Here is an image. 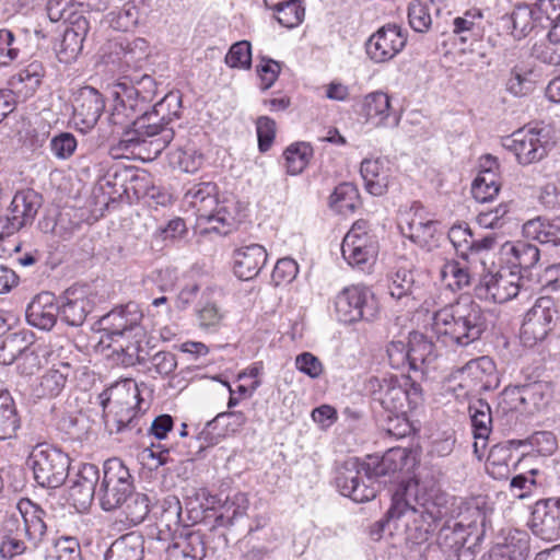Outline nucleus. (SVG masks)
<instances>
[{
    "label": "nucleus",
    "instance_id": "28",
    "mask_svg": "<svg viewBox=\"0 0 560 560\" xmlns=\"http://www.w3.org/2000/svg\"><path fill=\"white\" fill-rule=\"evenodd\" d=\"M101 405L106 411L108 407L137 406L140 404V392L131 380H124L105 389L101 395Z\"/></svg>",
    "mask_w": 560,
    "mask_h": 560
},
{
    "label": "nucleus",
    "instance_id": "50",
    "mask_svg": "<svg viewBox=\"0 0 560 560\" xmlns=\"http://www.w3.org/2000/svg\"><path fill=\"white\" fill-rule=\"evenodd\" d=\"M13 527H19V521L16 518L8 520L5 534L0 544V557L5 560H12L18 556L26 553L28 550V547L19 537V534L13 533Z\"/></svg>",
    "mask_w": 560,
    "mask_h": 560
},
{
    "label": "nucleus",
    "instance_id": "25",
    "mask_svg": "<svg viewBox=\"0 0 560 560\" xmlns=\"http://www.w3.org/2000/svg\"><path fill=\"white\" fill-rule=\"evenodd\" d=\"M18 509L23 517L25 537L32 547L36 549L47 533V525L44 522L46 512L30 499L20 500Z\"/></svg>",
    "mask_w": 560,
    "mask_h": 560
},
{
    "label": "nucleus",
    "instance_id": "62",
    "mask_svg": "<svg viewBox=\"0 0 560 560\" xmlns=\"http://www.w3.org/2000/svg\"><path fill=\"white\" fill-rule=\"evenodd\" d=\"M513 35L524 37L534 28L533 10L526 5H517L510 16Z\"/></svg>",
    "mask_w": 560,
    "mask_h": 560
},
{
    "label": "nucleus",
    "instance_id": "37",
    "mask_svg": "<svg viewBox=\"0 0 560 560\" xmlns=\"http://www.w3.org/2000/svg\"><path fill=\"white\" fill-rule=\"evenodd\" d=\"M265 5L277 13L276 19L284 27L299 26L305 15L301 0H264Z\"/></svg>",
    "mask_w": 560,
    "mask_h": 560
},
{
    "label": "nucleus",
    "instance_id": "35",
    "mask_svg": "<svg viewBox=\"0 0 560 560\" xmlns=\"http://www.w3.org/2000/svg\"><path fill=\"white\" fill-rule=\"evenodd\" d=\"M217 185L211 182L192 185L183 197V206L197 210H215L218 206Z\"/></svg>",
    "mask_w": 560,
    "mask_h": 560
},
{
    "label": "nucleus",
    "instance_id": "32",
    "mask_svg": "<svg viewBox=\"0 0 560 560\" xmlns=\"http://www.w3.org/2000/svg\"><path fill=\"white\" fill-rule=\"evenodd\" d=\"M108 348H113L110 358L112 360L124 368L136 366L142 368L144 355L148 352L141 348L139 340H127L119 338L109 340Z\"/></svg>",
    "mask_w": 560,
    "mask_h": 560
},
{
    "label": "nucleus",
    "instance_id": "46",
    "mask_svg": "<svg viewBox=\"0 0 560 560\" xmlns=\"http://www.w3.org/2000/svg\"><path fill=\"white\" fill-rule=\"evenodd\" d=\"M21 425L16 405L9 394L0 395V440L11 439Z\"/></svg>",
    "mask_w": 560,
    "mask_h": 560
},
{
    "label": "nucleus",
    "instance_id": "10",
    "mask_svg": "<svg viewBox=\"0 0 560 560\" xmlns=\"http://www.w3.org/2000/svg\"><path fill=\"white\" fill-rule=\"evenodd\" d=\"M132 491V477L122 460L116 457L107 459L97 490L101 508L107 512L120 508Z\"/></svg>",
    "mask_w": 560,
    "mask_h": 560
},
{
    "label": "nucleus",
    "instance_id": "54",
    "mask_svg": "<svg viewBox=\"0 0 560 560\" xmlns=\"http://www.w3.org/2000/svg\"><path fill=\"white\" fill-rule=\"evenodd\" d=\"M313 150L310 144L299 142L291 144L283 152L288 172L292 175L300 174L306 167Z\"/></svg>",
    "mask_w": 560,
    "mask_h": 560
},
{
    "label": "nucleus",
    "instance_id": "30",
    "mask_svg": "<svg viewBox=\"0 0 560 560\" xmlns=\"http://www.w3.org/2000/svg\"><path fill=\"white\" fill-rule=\"evenodd\" d=\"M144 553V539L131 532L117 538L105 553V560H141Z\"/></svg>",
    "mask_w": 560,
    "mask_h": 560
},
{
    "label": "nucleus",
    "instance_id": "4",
    "mask_svg": "<svg viewBox=\"0 0 560 560\" xmlns=\"http://www.w3.org/2000/svg\"><path fill=\"white\" fill-rule=\"evenodd\" d=\"M365 393L395 418L388 417L387 432L396 438L405 436L409 430L406 415L421 401V386L410 376H371L364 383Z\"/></svg>",
    "mask_w": 560,
    "mask_h": 560
},
{
    "label": "nucleus",
    "instance_id": "42",
    "mask_svg": "<svg viewBox=\"0 0 560 560\" xmlns=\"http://www.w3.org/2000/svg\"><path fill=\"white\" fill-rule=\"evenodd\" d=\"M506 560H526L529 553V540L525 532L509 533L503 544L492 547Z\"/></svg>",
    "mask_w": 560,
    "mask_h": 560
},
{
    "label": "nucleus",
    "instance_id": "63",
    "mask_svg": "<svg viewBox=\"0 0 560 560\" xmlns=\"http://www.w3.org/2000/svg\"><path fill=\"white\" fill-rule=\"evenodd\" d=\"M171 164L186 173H195L202 163V158L194 150L177 149L170 155Z\"/></svg>",
    "mask_w": 560,
    "mask_h": 560
},
{
    "label": "nucleus",
    "instance_id": "29",
    "mask_svg": "<svg viewBox=\"0 0 560 560\" xmlns=\"http://www.w3.org/2000/svg\"><path fill=\"white\" fill-rule=\"evenodd\" d=\"M70 372V364L46 371L33 386L32 393L38 399L57 397L65 388Z\"/></svg>",
    "mask_w": 560,
    "mask_h": 560
},
{
    "label": "nucleus",
    "instance_id": "61",
    "mask_svg": "<svg viewBox=\"0 0 560 560\" xmlns=\"http://www.w3.org/2000/svg\"><path fill=\"white\" fill-rule=\"evenodd\" d=\"M231 68L249 69L252 66V46L247 40L234 43L225 56Z\"/></svg>",
    "mask_w": 560,
    "mask_h": 560
},
{
    "label": "nucleus",
    "instance_id": "3",
    "mask_svg": "<svg viewBox=\"0 0 560 560\" xmlns=\"http://www.w3.org/2000/svg\"><path fill=\"white\" fill-rule=\"evenodd\" d=\"M489 315L469 296L459 298L433 314V330L447 346L467 347L490 328Z\"/></svg>",
    "mask_w": 560,
    "mask_h": 560
},
{
    "label": "nucleus",
    "instance_id": "55",
    "mask_svg": "<svg viewBox=\"0 0 560 560\" xmlns=\"http://www.w3.org/2000/svg\"><path fill=\"white\" fill-rule=\"evenodd\" d=\"M415 278L411 270L398 268L389 278L388 292L392 298L401 300L412 293Z\"/></svg>",
    "mask_w": 560,
    "mask_h": 560
},
{
    "label": "nucleus",
    "instance_id": "64",
    "mask_svg": "<svg viewBox=\"0 0 560 560\" xmlns=\"http://www.w3.org/2000/svg\"><path fill=\"white\" fill-rule=\"evenodd\" d=\"M158 113L164 117L168 126L174 119H178L182 114V95L178 92L167 93L160 102L155 104Z\"/></svg>",
    "mask_w": 560,
    "mask_h": 560
},
{
    "label": "nucleus",
    "instance_id": "39",
    "mask_svg": "<svg viewBox=\"0 0 560 560\" xmlns=\"http://www.w3.org/2000/svg\"><path fill=\"white\" fill-rule=\"evenodd\" d=\"M523 232L526 237L536 240L539 243L560 245V218L552 221L541 217L529 220L523 225Z\"/></svg>",
    "mask_w": 560,
    "mask_h": 560
},
{
    "label": "nucleus",
    "instance_id": "6",
    "mask_svg": "<svg viewBox=\"0 0 560 560\" xmlns=\"http://www.w3.org/2000/svg\"><path fill=\"white\" fill-rule=\"evenodd\" d=\"M553 144L552 130L548 126L518 129L502 142L503 148L512 152L524 166L542 160Z\"/></svg>",
    "mask_w": 560,
    "mask_h": 560
},
{
    "label": "nucleus",
    "instance_id": "38",
    "mask_svg": "<svg viewBox=\"0 0 560 560\" xmlns=\"http://www.w3.org/2000/svg\"><path fill=\"white\" fill-rule=\"evenodd\" d=\"M137 406H120L110 408L106 415V425L110 433H121L135 430L136 433L141 432L139 425L141 417L136 409Z\"/></svg>",
    "mask_w": 560,
    "mask_h": 560
},
{
    "label": "nucleus",
    "instance_id": "27",
    "mask_svg": "<svg viewBox=\"0 0 560 560\" xmlns=\"http://www.w3.org/2000/svg\"><path fill=\"white\" fill-rule=\"evenodd\" d=\"M59 306V318L69 326L79 327L91 313L93 303L89 298L77 295L75 291L67 290Z\"/></svg>",
    "mask_w": 560,
    "mask_h": 560
},
{
    "label": "nucleus",
    "instance_id": "20",
    "mask_svg": "<svg viewBox=\"0 0 560 560\" xmlns=\"http://www.w3.org/2000/svg\"><path fill=\"white\" fill-rule=\"evenodd\" d=\"M100 480V470L94 464H83L73 479L70 480L68 497L77 509L85 510L92 503Z\"/></svg>",
    "mask_w": 560,
    "mask_h": 560
},
{
    "label": "nucleus",
    "instance_id": "2",
    "mask_svg": "<svg viewBox=\"0 0 560 560\" xmlns=\"http://www.w3.org/2000/svg\"><path fill=\"white\" fill-rule=\"evenodd\" d=\"M409 459L405 448L388 450L382 456L369 455L364 460L349 458L338 469L336 486L340 493L358 503L376 497L380 483L399 480V475Z\"/></svg>",
    "mask_w": 560,
    "mask_h": 560
},
{
    "label": "nucleus",
    "instance_id": "17",
    "mask_svg": "<svg viewBox=\"0 0 560 560\" xmlns=\"http://www.w3.org/2000/svg\"><path fill=\"white\" fill-rule=\"evenodd\" d=\"M407 37L396 24H387L376 31L366 42L368 56L374 62L393 59L406 45Z\"/></svg>",
    "mask_w": 560,
    "mask_h": 560
},
{
    "label": "nucleus",
    "instance_id": "44",
    "mask_svg": "<svg viewBox=\"0 0 560 560\" xmlns=\"http://www.w3.org/2000/svg\"><path fill=\"white\" fill-rule=\"evenodd\" d=\"M199 226H203L202 233H217L228 235L236 230L240 222L233 217V212H205L197 218Z\"/></svg>",
    "mask_w": 560,
    "mask_h": 560
},
{
    "label": "nucleus",
    "instance_id": "49",
    "mask_svg": "<svg viewBox=\"0 0 560 560\" xmlns=\"http://www.w3.org/2000/svg\"><path fill=\"white\" fill-rule=\"evenodd\" d=\"M441 278L452 291H462L470 287L472 280L468 268L456 260H450L443 265Z\"/></svg>",
    "mask_w": 560,
    "mask_h": 560
},
{
    "label": "nucleus",
    "instance_id": "47",
    "mask_svg": "<svg viewBox=\"0 0 560 560\" xmlns=\"http://www.w3.org/2000/svg\"><path fill=\"white\" fill-rule=\"evenodd\" d=\"M121 506L128 524L137 526L143 523L150 513V499L144 493L132 491Z\"/></svg>",
    "mask_w": 560,
    "mask_h": 560
},
{
    "label": "nucleus",
    "instance_id": "36",
    "mask_svg": "<svg viewBox=\"0 0 560 560\" xmlns=\"http://www.w3.org/2000/svg\"><path fill=\"white\" fill-rule=\"evenodd\" d=\"M517 440H509L494 444L488 454L487 469L494 478H504L510 474V460L512 459V448H520Z\"/></svg>",
    "mask_w": 560,
    "mask_h": 560
},
{
    "label": "nucleus",
    "instance_id": "31",
    "mask_svg": "<svg viewBox=\"0 0 560 560\" xmlns=\"http://www.w3.org/2000/svg\"><path fill=\"white\" fill-rule=\"evenodd\" d=\"M361 176L364 180L366 190L373 196H382L386 192L389 175L388 168L380 159H364L360 167Z\"/></svg>",
    "mask_w": 560,
    "mask_h": 560
},
{
    "label": "nucleus",
    "instance_id": "21",
    "mask_svg": "<svg viewBox=\"0 0 560 560\" xmlns=\"http://www.w3.org/2000/svg\"><path fill=\"white\" fill-rule=\"evenodd\" d=\"M60 306L50 292L37 294L27 305L25 316L27 323L42 330H50L59 318Z\"/></svg>",
    "mask_w": 560,
    "mask_h": 560
},
{
    "label": "nucleus",
    "instance_id": "24",
    "mask_svg": "<svg viewBox=\"0 0 560 560\" xmlns=\"http://www.w3.org/2000/svg\"><path fill=\"white\" fill-rule=\"evenodd\" d=\"M267 261V252L259 244L241 247L234 253V273L241 280H252L260 272Z\"/></svg>",
    "mask_w": 560,
    "mask_h": 560
},
{
    "label": "nucleus",
    "instance_id": "1",
    "mask_svg": "<svg viewBox=\"0 0 560 560\" xmlns=\"http://www.w3.org/2000/svg\"><path fill=\"white\" fill-rule=\"evenodd\" d=\"M389 516L404 518L406 539L415 545L428 541L441 525L436 544L446 560H475L487 523L486 511L478 503L413 479L401 482L393 494Z\"/></svg>",
    "mask_w": 560,
    "mask_h": 560
},
{
    "label": "nucleus",
    "instance_id": "23",
    "mask_svg": "<svg viewBox=\"0 0 560 560\" xmlns=\"http://www.w3.org/2000/svg\"><path fill=\"white\" fill-rule=\"evenodd\" d=\"M341 254L350 266L365 270L373 264L377 247L371 237H357L351 234L343 237Z\"/></svg>",
    "mask_w": 560,
    "mask_h": 560
},
{
    "label": "nucleus",
    "instance_id": "12",
    "mask_svg": "<svg viewBox=\"0 0 560 560\" xmlns=\"http://www.w3.org/2000/svg\"><path fill=\"white\" fill-rule=\"evenodd\" d=\"M502 259L512 271L522 276L532 288L540 282V250L537 245L525 242H505L500 249Z\"/></svg>",
    "mask_w": 560,
    "mask_h": 560
},
{
    "label": "nucleus",
    "instance_id": "15",
    "mask_svg": "<svg viewBox=\"0 0 560 560\" xmlns=\"http://www.w3.org/2000/svg\"><path fill=\"white\" fill-rule=\"evenodd\" d=\"M458 373L462 380L459 386L469 394H481L499 385L495 365L489 357L469 361Z\"/></svg>",
    "mask_w": 560,
    "mask_h": 560
},
{
    "label": "nucleus",
    "instance_id": "57",
    "mask_svg": "<svg viewBox=\"0 0 560 560\" xmlns=\"http://www.w3.org/2000/svg\"><path fill=\"white\" fill-rule=\"evenodd\" d=\"M524 412L522 385L506 386L498 397L497 412Z\"/></svg>",
    "mask_w": 560,
    "mask_h": 560
},
{
    "label": "nucleus",
    "instance_id": "52",
    "mask_svg": "<svg viewBox=\"0 0 560 560\" xmlns=\"http://www.w3.org/2000/svg\"><path fill=\"white\" fill-rule=\"evenodd\" d=\"M328 203L338 210H355L361 207L359 190L352 183H341L329 196Z\"/></svg>",
    "mask_w": 560,
    "mask_h": 560
},
{
    "label": "nucleus",
    "instance_id": "48",
    "mask_svg": "<svg viewBox=\"0 0 560 560\" xmlns=\"http://www.w3.org/2000/svg\"><path fill=\"white\" fill-rule=\"evenodd\" d=\"M32 342L25 332H9L0 341V362L12 364Z\"/></svg>",
    "mask_w": 560,
    "mask_h": 560
},
{
    "label": "nucleus",
    "instance_id": "58",
    "mask_svg": "<svg viewBox=\"0 0 560 560\" xmlns=\"http://www.w3.org/2000/svg\"><path fill=\"white\" fill-rule=\"evenodd\" d=\"M408 21L411 28L418 33L427 32L434 26L429 8L420 0H412L408 7Z\"/></svg>",
    "mask_w": 560,
    "mask_h": 560
},
{
    "label": "nucleus",
    "instance_id": "18",
    "mask_svg": "<svg viewBox=\"0 0 560 560\" xmlns=\"http://www.w3.org/2000/svg\"><path fill=\"white\" fill-rule=\"evenodd\" d=\"M530 529L535 536L553 541L560 538V498H549L535 503Z\"/></svg>",
    "mask_w": 560,
    "mask_h": 560
},
{
    "label": "nucleus",
    "instance_id": "34",
    "mask_svg": "<svg viewBox=\"0 0 560 560\" xmlns=\"http://www.w3.org/2000/svg\"><path fill=\"white\" fill-rule=\"evenodd\" d=\"M435 359L434 343L423 335L413 334L409 339V370L424 373Z\"/></svg>",
    "mask_w": 560,
    "mask_h": 560
},
{
    "label": "nucleus",
    "instance_id": "51",
    "mask_svg": "<svg viewBox=\"0 0 560 560\" xmlns=\"http://www.w3.org/2000/svg\"><path fill=\"white\" fill-rule=\"evenodd\" d=\"M390 102L386 93L373 92L365 96L363 103V114L368 120L375 125L382 124L389 114Z\"/></svg>",
    "mask_w": 560,
    "mask_h": 560
},
{
    "label": "nucleus",
    "instance_id": "26",
    "mask_svg": "<svg viewBox=\"0 0 560 560\" xmlns=\"http://www.w3.org/2000/svg\"><path fill=\"white\" fill-rule=\"evenodd\" d=\"M468 410L475 438L474 450L478 457H480L483 454L492 430L491 408L486 400L477 399L469 404Z\"/></svg>",
    "mask_w": 560,
    "mask_h": 560
},
{
    "label": "nucleus",
    "instance_id": "19",
    "mask_svg": "<svg viewBox=\"0 0 560 560\" xmlns=\"http://www.w3.org/2000/svg\"><path fill=\"white\" fill-rule=\"evenodd\" d=\"M151 56V46L142 37H117L109 43V57L121 68L141 69Z\"/></svg>",
    "mask_w": 560,
    "mask_h": 560
},
{
    "label": "nucleus",
    "instance_id": "33",
    "mask_svg": "<svg viewBox=\"0 0 560 560\" xmlns=\"http://www.w3.org/2000/svg\"><path fill=\"white\" fill-rule=\"evenodd\" d=\"M406 218L399 223L401 232L416 243H428L438 232L439 222L418 217V212H405Z\"/></svg>",
    "mask_w": 560,
    "mask_h": 560
},
{
    "label": "nucleus",
    "instance_id": "60",
    "mask_svg": "<svg viewBox=\"0 0 560 560\" xmlns=\"http://www.w3.org/2000/svg\"><path fill=\"white\" fill-rule=\"evenodd\" d=\"M83 48V40H81L71 32L63 33L62 39L56 47V55L60 62L71 63L74 61Z\"/></svg>",
    "mask_w": 560,
    "mask_h": 560
},
{
    "label": "nucleus",
    "instance_id": "7",
    "mask_svg": "<svg viewBox=\"0 0 560 560\" xmlns=\"http://www.w3.org/2000/svg\"><path fill=\"white\" fill-rule=\"evenodd\" d=\"M533 289L523 281L521 275L512 271L508 266H500L485 272L474 291L475 296L481 301L501 304L516 298L521 290Z\"/></svg>",
    "mask_w": 560,
    "mask_h": 560
},
{
    "label": "nucleus",
    "instance_id": "14",
    "mask_svg": "<svg viewBox=\"0 0 560 560\" xmlns=\"http://www.w3.org/2000/svg\"><path fill=\"white\" fill-rule=\"evenodd\" d=\"M142 312L137 303L130 302L124 306L116 307L101 317L100 330L103 332L100 342L125 338V335L139 328L142 319Z\"/></svg>",
    "mask_w": 560,
    "mask_h": 560
},
{
    "label": "nucleus",
    "instance_id": "8",
    "mask_svg": "<svg viewBox=\"0 0 560 560\" xmlns=\"http://www.w3.org/2000/svg\"><path fill=\"white\" fill-rule=\"evenodd\" d=\"M165 121L155 105L151 110L145 108L135 117L132 129L124 132L120 143L129 149L132 144L145 142V138H154L150 143L154 147L155 154H159L172 142L175 135L174 129Z\"/></svg>",
    "mask_w": 560,
    "mask_h": 560
},
{
    "label": "nucleus",
    "instance_id": "13",
    "mask_svg": "<svg viewBox=\"0 0 560 560\" xmlns=\"http://www.w3.org/2000/svg\"><path fill=\"white\" fill-rule=\"evenodd\" d=\"M556 313L551 298L541 296L535 302L521 327L520 338L525 347H533L548 336Z\"/></svg>",
    "mask_w": 560,
    "mask_h": 560
},
{
    "label": "nucleus",
    "instance_id": "9",
    "mask_svg": "<svg viewBox=\"0 0 560 560\" xmlns=\"http://www.w3.org/2000/svg\"><path fill=\"white\" fill-rule=\"evenodd\" d=\"M335 311L339 322L354 324L360 320L372 322L380 312L374 293L365 285L346 287L335 299Z\"/></svg>",
    "mask_w": 560,
    "mask_h": 560
},
{
    "label": "nucleus",
    "instance_id": "5",
    "mask_svg": "<svg viewBox=\"0 0 560 560\" xmlns=\"http://www.w3.org/2000/svg\"><path fill=\"white\" fill-rule=\"evenodd\" d=\"M27 464L38 486L57 489L67 480L71 460L69 455L60 448L42 443L33 447Z\"/></svg>",
    "mask_w": 560,
    "mask_h": 560
},
{
    "label": "nucleus",
    "instance_id": "43",
    "mask_svg": "<svg viewBox=\"0 0 560 560\" xmlns=\"http://www.w3.org/2000/svg\"><path fill=\"white\" fill-rule=\"evenodd\" d=\"M524 412L539 411L549 402L552 389L547 382H533L522 385Z\"/></svg>",
    "mask_w": 560,
    "mask_h": 560
},
{
    "label": "nucleus",
    "instance_id": "41",
    "mask_svg": "<svg viewBox=\"0 0 560 560\" xmlns=\"http://www.w3.org/2000/svg\"><path fill=\"white\" fill-rule=\"evenodd\" d=\"M176 368L177 359L173 352L158 351L149 358L144 355L142 368L139 371L153 378H164L171 376Z\"/></svg>",
    "mask_w": 560,
    "mask_h": 560
},
{
    "label": "nucleus",
    "instance_id": "40",
    "mask_svg": "<svg viewBox=\"0 0 560 560\" xmlns=\"http://www.w3.org/2000/svg\"><path fill=\"white\" fill-rule=\"evenodd\" d=\"M249 505L246 493L234 492L228 494L220 505V512L215 515V524L218 526H232L236 518L245 515Z\"/></svg>",
    "mask_w": 560,
    "mask_h": 560
},
{
    "label": "nucleus",
    "instance_id": "53",
    "mask_svg": "<svg viewBox=\"0 0 560 560\" xmlns=\"http://www.w3.org/2000/svg\"><path fill=\"white\" fill-rule=\"evenodd\" d=\"M466 249L460 252V257L467 261H479L485 268L490 250L495 245V238L492 235L483 236L480 240L465 238Z\"/></svg>",
    "mask_w": 560,
    "mask_h": 560
},
{
    "label": "nucleus",
    "instance_id": "22",
    "mask_svg": "<svg viewBox=\"0 0 560 560\" xmlns=\"http://www.w3.org/2000/svg\"><path fill=\"white\" fill-rule=\"evenodd\" d=\"M115 106L110 119L114 125H124L120 116L129 118L131 121L140 115L143 109L149 108V104L139 96L137 91L126 82L118 83L114 92Z\"/></svg>",
    "mask_w": 560,
    "mask_h": 560
},
{
    "label": "nucleus",
    "instance_id": "16",
    "mask_svg": "<svg viewBox=\"0 0 560 560\" xmlns=\"http://www.w3.org/2000/svg\"><path fill=\"white\" fill-rule=\"evenodd\" d=\"M73 121L81 131L94 128L105 109L103 95L92 86L80 88L74 94Z\"/></svg>",
    "mask_w": 560,
    "mask_h": 560
},
{
    "label": "nucleus",
    "instance_id": "59",
    "mask_svg": "<svg viewBox=\"0 0 560 560\" xmlns=\"http://www.w3.org/2000/svg\"><path fill=\"white\" fill-rule=\"evenodd\" d=\"M108 16L113 28L128 32L138 25L140 14L137 7L128 2L119 11L110 12Z\"/></svg>",
    "mask_w": 560,
    "mask_h": 560
},
{
    "label": "nucleus",
    "instance_id": "11",
    "mask_svg": "<svg viewBox=\"0 0 560 560\" xmlns=\"http://www.w3.org/2000/svg\"><path fill=\"white\" fill-rule=\"evenodd\" d=\"M434 30L442 36H453L462 44L478 42L485 32L483 14L480 9L466 10L463 15L452 16L450 10L435 8Z\"/></svg>",
    "mask_w": 560,
    "mask_h": 560
},
{
    "label": "nucleus",
    "instance_id": "56",
    "mask_svg": "<svg viewBox=\"0 0 560 560\" xmlns=\"http://www.w3.org/2000/svg\"><path fill=\"white\" fill-rule=\"evenodd\" d=\"M516 443L521 447L529 446L532 451L542 456H549L557 450L556 438L548 431L535 432L524 440H517Z\"/></svg>",
    "mask_w": 560,
    "mask_h": 560
},
{
    "label": "nucleus",
    "instance_id": "45",
    "mask_svg": "<svg viewBox=\"0 0 560 560\" xmlns=\"http://www.w3.org/2000/svg\"><path fill=\"white\" fill-rule=\"evenodd\" d=\"M48 220L54 222L51 232L56 235L69 238L83 222L91 224L86 212H49Z\"/></svg>",
    "mask_w": 560,
    "mask_h": 560
}]
</instances>
